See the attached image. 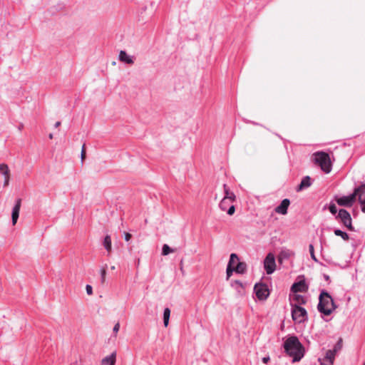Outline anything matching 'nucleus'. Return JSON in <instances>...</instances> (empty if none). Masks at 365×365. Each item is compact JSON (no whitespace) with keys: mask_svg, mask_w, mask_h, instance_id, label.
Returning a JSON list of instances; mask_svg holds the SVG:
<instances>
[{"mask_svg":"<svg viewBox=\"0 0 365 365\" xmlns=\"http://www.w3.org/2000/svg\"><path fill=\"white\" fill-rule=\"evenodd\" d=\"M343 345V339L341 338H339L336 344L334 345L333 351H335L336 353L338 351L341 350Z\"/></svg>","mask_w":365,"mask_h":365,"instance_id":"nucleus-28","label":"nucleus"},{"mask_svg":"<svg viewBox=\"0 0 365 365\" xmlns=\"http://www.w3.org/2000/svg\"><path fill=\"white\" fill-rule=\"evenodd\" d=\"M329 210L332 215H336L337 212L336 206L334 203H331L329 206Z\"/></svg>","mask_w":365,"mask_h":365,"instance_id":"nucleus-32","label":"nucleus"},{"mask_svg":"<svg viewBox=\"0 0 365 365\" xmlns=\"http://www.w3.org/2000/svg\"><path fill=\"white\" fill-rule=\"evenodd\" d=\"M309 252H310V255H311V257L312 259L315 261V262H317V259L315 257V255H314V245L312 244H310L309 245Z\"/></svg>","mask_w":365,"mask_h":365,"instance_id":"nucleus-29","label":"nucleus"},{"mask_svg":"<svg viewBox=\"0 0 365 365\" xmlns=\"http://www.w3.org/2000/svg\"><path fill=\"white\" fill-rule=\"evenodd\" d=\"M119 329H120V324L118 322L115 324L114 327H113V332L115 333H118V331H119Z\"/></svg>","mask_w":365,"mask_h":365,"instance_id":"nucleus-37","label":"nucleus"},{"mask_svg":"<svg viewBox=\"0 0 365 365\" xmlns=\"http://www.w3.org/2000/svg\"><path fill=\"white\" fill-rule=\"evenodd\" d=\"M21 205V199L18 198L16 200V203H15L14 207H13L12 213H11V220H12L13 225H16V223L18 220Z\"/></svg>","mask_w":365,"mask_h":365,"instance_id":"nucleus-11","label":"nucleus"},{"mask_svg":"<svg viewBox=\"0 0 365 365\" xmlns=\"http://www.w3.org/2000/svg\"><path fill=\"white\" fill-rule=\"evenodd\" d=\"M284 352L292 357V361H299L304 356L305 349L296 336L288 337L283 344Z\"/></svg>","mask_w":365,"mask_h":365,"instance_id":"nucleus-1","label":"nucleus"},{"mask_svg":"<svg viewBox=\"0 0 365 365\" xmlns=\"http://www.w3.org/2000/svg\"><path fill=\"white\" fill-rule=\"evenodd\" d=\"M312 185L311 178L309 176H305L302 178L300 184L297 188V191H301L306 187H309Z\"/></svg>","mask_w":365,"mask_h":365,"instance_id":"nucleus-18","label":"nucleus"},{"mask_svg":"<svg viewBox=\"0 0 365 365\" xmlns=\"http://www.w3.org/2000/svg\"><path fill=\"white\" fill-rule=\"evenodd\" d=\"M48 137H49L50 139H52L53 138V134H51V133L49 134Z\"/></svg>","mask_w":365,"mask_h":365,"instance_id":"nucleus-43","label":"nucleus"},{"mask_svg":"<svg viewBox=\"0 0 365 365\" xmlns=\"http://www.w3.org/2000/svg\"><path fill=\"white\" fill-rule=\"evenodd\" d=\"M293 299L297 302L296 304H298L299 306L302 304H305L307 303V299L300 294H294Z\"/></svg>","mask_w":365,"mask_h":365,"instance_id":"nucleus-23","label":"nucleus"},{"mask_svg":"<svg viewBox=\"0 0 365 365\" xmlns=\"http://www.w3.org/2000/svg\"><path fill=\"white\" fill-rule=\"evenodd\" d=\"M292 252L287 250H282L278 256V262L279 263H282V261L284 259H288L291 257Z\"/></svg>","mask_w":365,"mask_h":365,"instance_id":"nucleus-21","label":"nucleus"},{"mask_svg":"<svg viewBox=\"0 0 365 365\" xmlns=\"http://www.w3.org/2000/svg\"><path fill=\"white\" fill-rule=\"evenodd\" d=\"M60 125H61V122L60 121H57L55 123L54 126H55V128H58Z\"/></svg>","mask_w":365,"mask_h":365,"instance_id":"nucleus-42","label":"nucleus"},{"mask_svg":"<svg viewBox=\"0 0 365 365\" xmlns=\"http://www.w3.org/2000/svg\"><path fill=\"white\" fill-rule=\"evenodd\" d=\"M86 292L88 295H91L93 293V288L91 285L89 284H87L86 287Z\"/></svg>","mask_w":365,"mask_h":365,"instance_id":"nucleus-34","label":"nucleus"},{"mask_svg":"<svg viewBox=\"0 0 365 365\" xmlns=\"http://www.w3.org/2000/svg\"><path fill=\"white\" fill-rule=\"evenodd\" d=\"M118 60L124 63L133 65L134 63L135 57L128 55L125 51H120L118 54Z\"/></svg>","mask_w":365,"mask_h":365,"instance_id":"nucleus-13","label":"nucleus"},{"mask_svg":"<svg viewBox=\"0 0 365 365\" xmlns=\"http://www.w3.org/2000/svg\"><path fill=\"white\" fill-rule=\"evenodd\" d=\"M175 252V249L170 248L168 245L165 244L162 248V255L165 256L172 252Z\"/></svg>","mask_w":365,"mask_h":365,"instance_id":"nucleus-27","label":"nucleus"},{"mask_svg":"<svg viewBox=\"0 0 365 365\" xmlns=\"http://www.w3.org/2000/svg\"><path fill=\"white\" fill-rule=\"evenodd\" d=\"M106 269L105 267H103L101 269V283L103 284L106 280Z\"/></svg>","mask_w":365,"mask_h":365,"instance_id":"nucleus-31","label":"nucleus"},{"mask_svg":"<svg viewBox=\"0 0 365 365\" xmlns=\"http://www.w3.org/2000/svg\"><path fill=\"white\" fill-rule=\"evenodd\" d=\"M235 207L233 205L229 207L228 210H227V212L229 215H232L235 213Z\"/></svg>","mask_w":365,"mask_h":365,"instance_id":"nucleus-33","label":"nucleus"},{"mask_svg":"<svg viewBox=\"0 0 365 365\" xmlns=\"http://www.w3.org/2000/svg\"><path fill=\"white\" fill-rule=\"evenodd\" d=\"M237 262V265L235 267V272L237 274H244L246 272L247 269V265L245 262L236 261Z\"/></svg>","mask_w":365,"mask_h":365,"instance_id":"nucleus-19","label":"nucleus"},{"mask_svg":"<svg viewBox=\"0 0 365 365\" xmlns=\"http://www.w3.org/2000/svg\"><path fill=\"white\" fill-rule=\"evenodd\" d=\"M180 269L182 272V275L185 274L184 265H183V259H182L180 262Z\"/></svg>","mask_w":365,"mask_h":365,"instance_id":"nucleus-36","label":"nucleus"},{"mask_svg":"<svg viewBox=\"0 0 365 365\" xmlns=\"http://www.w3.org/2000/svg\"><path fill=\"white\" fill-rule=\"evenodd\" d=\"M254 291L259 300H266L269 295L268 286L264 283L255 284Z\"/></svg>","mask_w":365,"mask_h":365,"instance_id":"nucleus-5","label":"nucleus"},{"mask_svg":"<svg viewBox=\"0 0 365 365\" xmlns=\"http://www.w3.org/2000/svg\"><path fill=\"white\" fill-rule=\"evenodd\" d=\"M225 196L223 199H225L230 202H234L236 200V196L233 192H231L226 184L223 185Z\"/></svg>","mask_w":365,"mask_h":365,"instance_id":"nucleus-17","label":"nucleus"},{"mask_svg":"<svg viewBox=\"0 0 365 365\" xmlns=\"http://www.w3.org/2000/svg\"><path fill=\"white\" fill-rule=\"evenodd\" d=\"M227 202H228V200H227L225 199H222L219 204L220 208L223 211L226 210L227 207Z\"/></svg>","mask_w":365,"mask_h":365,"instance_id":"nucleus-30","label":"nucleus"},{"mask_svg":"<svg viewBox=\"0 0 365 365\" xmlns=\"http://www.w3.org/2000/svg\"><path fill=\"white\" fill-rule=\"evenodd\" d=\"M336 308V305L331 295L325 290H322L319 297L318 311L325 316H329Z\"/></svg>","mask_w":365,"mask_h":365,"instance_id":"nucleus-2","label":"nucleus"},{"mask_svg":"<svg viewBox=\"0 0 365 365\" xmlns=\"http://www.w3.org/2000/svg\"><path fill=\"white\" fill-rule=\"evenodd\" d=\"M270 360V358L269 356H265V357H263L262 361L264 364H267L269 362V361Z\"/></svg>","mask_w":365,"mask_h":365,"instance_id":"nucleus-39","label":"nucleus"},{"mask_svg":"<svg viewBox=\"0 0 365 365\" xmlns=\"http://www.w3.org/2000/svg\"><path fill=\"white\" fill-rule=\"evenodd\" d=\"M289 205H290V200L287 198H285L281 202L279 205L277 206L274 208V211L278 214L284 215L287 213V210H288Z\"/></svg>","mask_w":365,"mask_h":365,"instance_id":"nucleus-12","label":"nucleus"},{"mask_svg":"<svg viewBox=\"0 0 365 365\" xmlns=\"http://www.w3.org/2000/svg\"><path fill=\"white\" fill-rule=\"evenodd\" d=\"M335 354H336L335 351L329 349L326 352V356H325L324 359H327V361H329V362L331 364H333L334 360L335 358Z\"/></svg>","mask_w":365,"mask_h":365,"instance_id":"nucleus-24","label":"nucleus"},{"mask_svg":"<svg viewBox=\"0 0 365 365\" xmlns=\"http://www.w3.org/2000/svg\"><path fill=\"white\" fill-rule=\"evenodd\" d=\"M234 283L237 285H238L239 287H243V284H242V282L240 280H235L234 281Z\"/></svg>","mask_w":365,"mask_h":365,"instance_id":"nucleus-40","label":"nucleus"},{"mask_svg":"<svg viewBox=\"0 0 365 365\" xmlns=\"http://www.w3.org/2000/svg\"><path fill=\"white\" fill-rule=\"evenodd\" d=\"M264 266L267 274H272L276 269L275 259L272 254L269 253L264 259Z\"/></svg>","mask_w":365,"mask_h":365,"instance_id":"nucleus-7","label":"nucleus"},{"mask_svg":"<svg viewBox=\"0 0 365 365\" xmlns=\"http://www.w3.org/2000/svg\"><path fill=\"white\" fill-rule=\"evenodd\" d=\"M335 235L341 237L344 240L347 241L349 240V235L344 231H341V230L336 229L334 231Z\"/></svg>","mask_w":365,"mask_h":365,"instance_id":"nucleus-26","label":"nucleus"},{"mask_svg":"<svg viewBox=\"0 0 365 365\" xmlns=\"http://www.w3.org/2000/svg\"><path fill=\"white\" fill-rule=\"evenodd\" d=\"M353 195H355V198L358 196L359 202L361 204V210L365 213V184H362L356 187Z\"/></svg>","mask_w":365,"mask_h":365,"instance_id":"nucleus-6","label":"nucleus"},{"mask_svg":"<svg viewBox=\"0 0 365 365\" xmlns=\"http://www.w3.org/2000/svg\"><path fill=\"white\" fill-rule=\"evenodd\" d=\"M321 365H326V364H323L322 362H321Z\"/></svg>","mask_w":365,"mask_h":365,"instance_id":"nucleus-45","label":"nucleus"},{"mask_svg":"<svg viewBox=\"0 0 365 365\" xmlns=\"http://www.w3.org/2000/svg\"><path fill=\"white\" fill-rule=\"evenodd\" d=\"M0 173L4 176V186L6 187L9 185L10 180V170L6 164H0Z\"/></svg>","mask_w":365,"mask_h":365,"instance_id":"nucleus-14","label":"nucleus"},{"mask_svg":"<svg viewBox=\"0 0 365 365\" xmlns=\"http://www.w3.org/2000/svg\"><path fill=\"white\" fill-rule=\"evenodd\" d=\"M336 219H340L342 224L347 227L350 231H354V229L352 226V219L350 213L345 209H340L338 215L336 216Z\"/></svg>","mask_w":365,"mask_h":365,"instance_id":"nucleus-4","label":"nucleus"},{"mask_svg":"<svg viewBox=\"0 0 365 365\" xmlns=\"http://www.w3.org/2000/svg\"><path fill=\"white\" fill-rule=\"evenodd\" d=\"M324 278L326 281H329L330 279L329 276L327 274H324Z\"/></svg>","mask_w":365,"mask_h":365,"instance_id":"nucleus-41","label":"nucleus"},{"mask_svg":"<svg viewBox=\"0 0 365 365\" xmlns=\"http://www.w3.org/2000/svg\"><path fill=\"white\" fill-rule=\"evenodd\" d=\"M81 160H85L86 158V150H85V145H83L81 153Z\"/></svg>","mask_w":365,"mask_h":365,"instance_id":"nucleus-35","label":"nucleus"},{"mask_svg":"<svg viewBox=\"0 0 365 365\" xmlns=\"http://www.w3.org/2000/svg\"><path fill=\"white\" fill-rule=\"evenodd\" d=\"M363 365H365V362L364 363V364H363Z\"/></svg>","mask_w":365,"mask_h":365,"instance_id":"nucleus-46","label":"nucleus"},{"mask_svg":"<svg viewBox=\"0 0 365 365\" xmlns=\"http://www.w3.org/2000/svg\"><path fill=\"white\" fill-rule=\"evenodd\" d=\"M103 246L108 252L111 251V238L110 235H106L105 237L103 240Z\"/></svg>","mask_w":365,"mask_h":365,"instance_id":"nucleus-25","label":"nucleus"},{"mask_svg":"<svg viewBox=\"0 0 365 365\" xmlns=\"http://www.w3.org/2000/svg\"><path fill=\"white\" fill-rule=\"evenodd\" d=\"M132 237V235L128 232H125V241H129Z\"/></svg>","mask_w":365,"mask_h":365,"instance_id":"nucleus-38","label":"nucleus"},{"mask_svg":"<svg viewBox=\"0 0 365 365\" xmlns=\"http://www.w3.org/2000/svg\"><path fill=\"white\" fill-rule=\"evenodd\" d=\"M116 351H114L110 355L104 357L101 360V365H115L116 362Z\"/></svg>","mask_w":365,"mask_h":365,"instance_id":"nucleus-16","label":"nucleus"},{"mask_svg":"<svg viewBox=\"0 0 365 365\" xmlns=\"http://www.w3.org/2000/svg\"><path fill=\"white\" fill-rule=\"evenodd\" d=\"M170 316V309L168 307L165 308L163 312V324L165 327L168 326Z\"/></svg>","mask_w":365,"mask_h":365,"instance_id":"nucleus-22","label":"nucleus"},{"mask_svg":"<svg viewBox=\"0 0 365 365\" xmlns=\"http://www.w3.org/2000/svg\"><path fill=\"white\" fill-rule=\"evenodd\" d=\"M309 286L304 279L294 282L291 287V292L293 293L306 292L308 291Z\"/></svg>","mask_w":365,"mask_h":365,"instance_id":"nucleus-9","label":"nucleus"},{"mask_svg":"<svg viewBox=\"0 0 365 365\" xmlns=\"http://www.w3.org/2000/svg\"><path fill=\"white\" fill-rule=\"evenodd\" d=\"M292 317L297 323H302L307 320V312L306 309L298 304H292Z\"/></svg>","mask_w":365,"mask_h":365,"instance_id":"nucleus-3","label":"nucleus"},{"mask_svg":"<svg viewBox=\"0 0 365 365\" xmlns=\"http://www.w3.org/2000/svg\"><path fill=\"white\" fill-rule=\"evenodd\" d=\"M312 160H331L329 153L323 151L316 152L313 154Z\"/></svg>","mask_w":365,"mask_h":365,"instance_id":"nucleus-20","label":"nucleus"},{"mask_svg":"<svg viewBox=\"0 0 365 365\" xmlns=\"http://www.w3.org/2000/svg\"><path fill=\"white\" fill-rule=\"evenodd\" d=\"M326 173H329L332 168V161H314Z\"/></svg>","mask_w":365,"mask_h":365,"instance_id":"nucleus-15","label":"nucleus"},{"mask_svg":"<svg viewBox=\"0 0 365 365\" xmlns=\"http://www.w3.org/2000/svg\"><path fill=\"white\" fill-rule=\"evenodd\" d=\"M235 261H239V257L237 254L232 253L230 255V260L228 262L226 269L227 279H229V278L232 276L233 272H235V268L233 266V264L235 263Z\"/></svg>","mask_w":365,"mask_h":365,"instance_id":"nucleus-10","label":"nucleus"},{"mask_svg":"<svg viewBox=\"0 0 365 365\" xmlns=\"http://www.w3.org/2000/svg\"><path fill=\"white\" fill-rule=\"evenodd\" d=\"M111 269H115V267H114V266H112V267H111Z\"/></svg>","mask_w":365,"mask_h":365,"instance_id":"nucleus-44","label":"nucleus"},{"mask_svg":"<svg viewBox=\"0 0 365 365\" xmlns=\"http://www.w3.org/2000/svg\"><path fill=\"white\" fill-rule=\"evenodd\" d=\"M335 200L340 206L350 207L355 202V195L351 194L348 196H342L340 197H336Z\"/></svg>","mask_w":365,"mask_h":365,"instance_id":"nucleus-8","label":"nucleus"}]
</instances>
